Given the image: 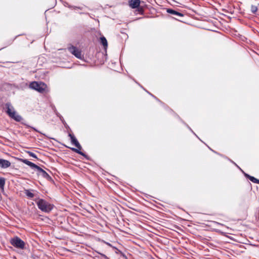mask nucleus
Masks as SVG:
<instances>
[{"label":"nucleus","instance_id":"nucleus-18","mask_svg":"<svg viewBox=\"0 0 259 259\" xmlns=\"http://www.w3.org/2000/svg\"><path fill=\"white\" fill-rule=\"evenodd\" d=\"M27 153L29 154V155L30 156L32 157H33L34 158H37V156L34 153H33L32 152H30V151H28Z\"/></svg>","mask_w":259,"mask_h":259},{"label":"nucleus","instance_id":"nucleus-22","mask_svg":"<svg viewBox=\"0 0 259 259\" xmlns=\"http://www.w3.org/2000/svg\"><path fill=\"white\" fill-rule=\"evenodd\" d=\"M32 128H33L34 131H37L35 128L32 127Z\"/></svg>","mask_w":259,"mask_h":259},{"label":"nucleus","instance_id":"nucleus-7","mask_svg":"<svg viewBox=\"0 0 259 259\" xmlns=\"http://www.w3.org/2000/svg\"><path fill=\"white\" fill-rule=\"evenodd\" d=\"M11 166V162L7 160L0 159V167L2 168H7Z\"/></svg>","mask_w":259,"mask_h":259},{"label":"nucleus","instance_id":"nucleus-23","mask_svg":"<svg viewBox=\"0 0 259 259\" xmlns=\"http://www.w3.org/2000/svg\"><path fill=\"white\" fill-rule=\"evenodd\" d=\"M257 218H258V220H259V213H258V214Z\"/></svg>","mask_w":259,"mask_h":259},{"label":"nucleus","instance_id":"nucleus-14","mask_svg":"<svg viewBox=\"0 0 259 259\" xmlns=\"http://www.w3.org/2000/svg\"><path fill=\"white\" fill-rule=\"evenodd\" d=\"M41 175L43 178L46 179H51L50 176L49 175V174L44 170V171H42L39 174Z\"/></svg>","mask_w":259,"mask_h":259},{"label":"nucleus","instance_id":"nucleus-6","mask_svg":"<svg viewBox=\"0 0 259 259\" xmlns=\"http://www.w3.org/2000/svg\"><path fill=\"white\" fill-rule=\"evenodd\" d=\"M9 116L14 119L15 121L20 122L22 119V117L19 115L15 111L13 110V113H10Z\"/></svg>","mask_w":259,"mask_h":259},{"label":"nucleus","instance_id":"nucleus-9","mask_svg":"<svg viewBox=\"0 0 259 259\" xmlns=\"http://www.w3.org/2000/svg\"><path fill=\"white\" fill-rule=\"evenodd\" d=\"M166 11L168 13L170 14L171 15H175L176 16L183 17L184 16L183 14H182L180 12H179L178 11H176L172 9H167Z\"/></svg>","mask_w":259,"mask_h":259},{"label":"nucleus","instance_id":"nucleus-10","mask_svg":"<svg viewBox=\"0 0 259 259\" xmlns=\"http://www.w3.org/2000/svg\"><path fill=\"white\" fill-rule=\"evenodd\" d=\"M6 107L7 109L6 112L9 116L10 113H13V110L15 111L14 107L12 106L10 103H7L6 104Z\"/></svg>","mask_w":259,"mask_h":259},{"label":"nucleus","instance_id":"nucleus-1","mask_svg":"<svg viewBox=\"0 0 259 259\" xmlns=\"http://www.w3.org/2000/svg\"><path fill=\"white\" fill-rule=\"evenodd\" d=\"M38 208L43 212L49 213L51 211L54 207V205L51 204L43 199H39L36 202Z\"/></svg>","mask_w":259,"mask_h":259},{"label":"nucleus","instance_id":"nucleus-2","mask_svg":"<svg viewBox=\"0 0 259 259\" xmlns=\"http://www.w3.org/2000/svg\"><path fill=\"white\" fill-rule=\"evenodd\" d=\"M69 136L70 138L71 143L74 144L77 148H71L70 149L74 152H75L76 153L82 155L83 156H85V154L81 152L80 151L81 149V146H80V144L75 137V136L73 135H72L71 134H69Z\"/></svg>","mask_w":259,"mask_h":259},{"label":"nucleus","instance_id":"nucleus-15","mask_svg":"<svg viewBox=\"0 0 259 259\" xmlns=\"http://www.w3.org/2000/svg\"><path fill=\"white\" fill-rule=\"evenodd\" d=\"M6 182V179L4 178L0 177V188L4 189Z\"/></svg>","mask_w":259,"mask_h":259},{"label":"nucleus","instance_id":"nucleus-5","mask_svg":"<svg viewBox=\"0 0 259 259\" xmlns=\"http://www.w3.org/2000/svg\"><path fill=\"white\" fill-rule=\"evenodd\" d=\"M68 51L77 58L81 59L82 58V55L81 51L74 46H71L68 48Z\"/></svg>","mask_w":259,"mask_h":259},{"label":"nucleus","instance_id":"nucleus-19","mask_svg":"<svg viewBox=\"0 0 259 259\" xmlns=\"http://www.w3.org/2000/svg\"><path fill=\"white\" fill-rule=\"evenodd\" d=\"M34 168H35L37 170V171H38L39 175L41 172L42 171H44L43 169H42L41 167H40L39 166H38L37 165H35V166Z\"/></svg>","mask_w":259,"mask_h":259},{"label":"nucleus","instance_id":"nucleus-12","mask_svg":"<svg viewBox=\"0 0 259 259\" xmlns=\"http://www.w3.org/2000/svg\"><path fill=\"white\" fill-rule=\"evenodd\" d=\"M33 190H28L25 189L24 190V194L29 198H32L34 197V194L32 192L33 191Z\"/></svg>","mask_w":259,"mask_h":259},{"label":"nucleus","instance_id":"nucleus-16","mask_svg":"<svg viewBox=\"0 0 259 259\" xmlns=\"http://www.w3.org/2000/svg\"><path fill=\"white\" fill-rule=\"evenodd\" d=\"M249 180L254 183L259 184V180L253 177H249Z\"/></svg>","mask_w":259,"mask_h":259},{"label":"nucleus","instance_id":"nucleus-3","mask_svg":"<svg viewBox=\"0 0 259 259\" xmlns=\"http://www.w3.org/2000/svg\"><path fill=\"white\" fill-rule=\"evenodd\" d=\"M29 88L35 90L39 93H42L45 90L46 85L41 82L38 83L36 81H33L30 83Z\"/></svg>","mask_w":259,"mask_h":259},{"label":"nucleus","instance_id":"nucleus-21","mask_svg":"<svg viewBox=\"0 0 259 259\" xmlns=\"http://www.w3.org/2000/svg\"><path fill=\"white\" fill-rule=\"evenodd\" d=\"M107 244H108V245L109 246H111V244H110V243H107Z\"/></svg>","mask_w":259,"mask_h":259},{"label":"nucleus","instance_id":"nucleus-13","mask_svg":"<svg viewBox=\"0 0 259 259\" xmlns=\"http://www.w3.org/2000/svg\"><path fill=\"white\" fill-rule=\"evenodd\" d=\"M100 42L104 48H106L107 47V41L104 36H102L100 37Z\"/></svg>","mask_w":259,"mask_h":259},{"label":"nucleus","instance_id":"nucleus-11","mask_svg":"<svg viewBox=\"0 0 259 259\" xmlns=\"http://www.w3.org/2000/svg\"><path fill=\"white\" fill-rule=\"evenodd\" d=\"M21 161L23 162L24 163L26 164V165L29 166L31 168H34L36 165L35 164L32 163V162L29 161L27 159H21Z\"/></svg>","mask_w":259,"mask_h":259},{"label":"nucleus","instance_id":"nucleus-20","mask_svg":"<svg viewBox=\"0 0 259 259\" xmlns=\"http://www.w3.org/2000/svg\"><path fill=\"white\" fill-rule=\"evenodd\" d=\"M245 176L246 178H248L249 179V177H251V176H250L248 174H245Z\"/></svg>","mask_w":259,"mask_h":259},{"label":"nucleus","instance_id":"nucleus-17","mask_svg":"<svg viewBox=\"0 0 259 259\" xmlns=\"http://www.w3.org/2000/svg\"><path fill=\"white\" fill-rule=\"evenodd\" d=\"M257 7L255 6L252 5L251 7V12L252 13L255 14L257 12Z\"/></svg>","mask_w":259,"mask_h":259},{"label":"nucleus","instance_id":"nucleus-8","mask_svg":"<svg viewBox=\"0 0 259 259\" xmlns=\"http://www.w3.org/2000/svg\"><path fill=\"white\" fill-rule=\"evenodd\" d=\"M140 4V0H130L129 6L133 9L138 8Z\"/></svg>","mask_w":259,"mask_h":259},{"label":"nucleus","instance_id":"nucleus-4","mask_svg":"<svg viewBox=\"0 0 259 259\" xmlns=\"http://www.w3.org/2000/svg\"><path fill=\"white\" fill-rule=\"evenodd\" d=\"M11 243L13 246L16 248L23 249L25 247L24 242L18 237H16L12 239Z\"/></svg>","mask_w":259,"mask_h":259}]
</instances>
